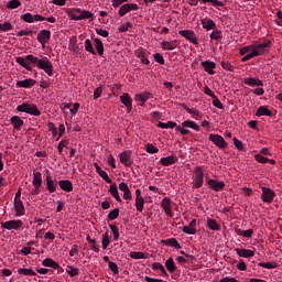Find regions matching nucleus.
I'll list each match as a JSON object with an SVG mask.
<instances>
[{
    "label": "nucleus",
    "mask_w": 282,
    "mask_h": 282,
    "mask_svg": "<svg viewBox=\"0 0 282 282\" xmlns=\"http://www.w3.org/2000/svg\"><path fill=\"white\" fill-rule=\"evenodd\" d=\"M33 186L41 187L43 184V177L41 176V172L33 173Z\"/></svg>",
    "instance_id": "nucleus-34"
},
{
    "label": "nucleus",
    "mask_w": 282,
    "mask_h": 282,
    "mask_svg": "<svg viewBox=\"0 0 282 282\" xmlns=\"http://www.w3.org/2000/svg\"><path fill=\"white\" fill-rule=\"evenodd\" d=\"M131 259H144V252L133 251L130 253Z\"/></svg>",
    "instance_id": "nucleus-55"
},
{
    "label": "nucleus",
    "mask_w": 282,
    "mask_h": 282,
    "mask_svg": "<svg viewBox=\"0 0 282 282\" xmlns=\"http://www.w3.org/2000/svg\"><path fill=\"white\" fill-rule=\"evenodd\" d=\"M176 162V159L174 155H170V156H166V158H162L160 160V163L163 165V166H171V164H175Z\"/></svg>",
    "instance_id": "nucleus-35"
},
{
    "label": "nucleus",
    "mask_w": 282,
    "mask_h": 282,
    "mask_svg": "<svg viewBox=\"0 0 282 282\" xmlns=\"http://www.w3.org/2000/svg\"><path fill=\"white\" fill-rule=\"evenodd\" d=\"M183 232H185V235H195L197 230L194 227L185 226L183 227Z\"/></svg>",
    "instance_id": "nucleus-56"
},
{
    "label": "nucleus",
    "mask_w": 282,
    "mask_h": 282,
    "mask_svg": "<svg viewBox=\"0 0 282 282\" xmlns=\"http://www.w3.org/2000/svg\"><path fill=\"white\" fill-rule=\"evenodd\" d=\"M34 85H36V80L32 78L17 82V87H22L24 89H30L31 87H34Z\"/></svg>",
    "instance_id": "nucleus-19"
},
{
    "label": "nucleus",
    "mask_w": 282,
    "mask_h": 282,
    "mask_svg": "<svg viewBox=\"0 0 282 282\" xmlns=\"http://www.w3.org/2000/svg\"><path fill=\"white\" fill-rule=\"evenodd\" d=\"M11 124H13V127H14V129H17V131H20L21 128L23 127V120L19 116H13L11 118Z\"/></svg>",
    "instance_id": "nucleus-32"
},
{
    "label": "nucleus",
    "mask_w": 282,
    "mask_h": 282,
    "mask_svg": "<svg viewBox=\"0 0 282 282\" xmlns=\"http://www.w3.org/2000/svg\"><path fill=\"white\" fill-rule=\"evenodd\" d=\"M140 10V7L135 3H126L122 4L119 9V17H124V14H128V12Z\"/></svg>",
    "instance_id": "nucleus-13"
},
{
    "label": "nucleus",
    "mask_w": 282,
    "mask_h": 282,
    "mask_svg": "<svg viewBox=\"0 0 282 282\" xmlns=\"http://www.w3.org/2000/svg\"><path fill=\"white\" fill-rule=\"evenodd\" d=\"M85 50L86 52H89V54H93L96 56V48H94V44L91 43V40L87 39L85 41Z\"/></svg>",
    "instance_id": "nucleus-39"
},
{
    "label": "nucleus",
    "mask_w": 282,
    "mask_h": 282,
    "mask_svg": "<svg viewBox=\"0 0 282 282\" xmlns=\"http://www.w3.org/2000/svg\"><path fill=\"white\" fill-rule=\"evenodd\" d=\"M108 268L111 272H113L115 274H119V270H118V264H116V262H109Z\"/></svg>",
    "instance_id": "nucleus-57"
},
{
    "label": "nucleus",
    "mask_w": 282,
    "mask_h": 282,
    "mask_svg": "<svg viewBox=\"0 0 282 282\" xmlns=\"http://www.w3.org/2000/svg\"><path fill=\"white\" fill-rule=\"evenodd\" d=\"M110 243H111V239L109 238V234L108 232L102 234V240H101L102 249L107 250Z\"/></svg>",
    "instance_id": "nucleus-40"
},
{
    "label": "nucleus",
    "mask_w": 282,
    "mask_h": 282,
    "mask_svg": "<svg viewBox=\"0 0 282 282\" xmlns=\"http://www.w3.org/2000/svg\"><path fill=\"white\" fill-rule=\"evenodd\" d=\"M254 160H256V162H259L260 164H268V158H265L261 154H256Z\"/></svg>",
    "instance_id": "nucleus-52"
},
{
    "label": "nucleus",
    "mask_w": 282,
    "mask_h": 282,
    "mask_svg": "<svg viewBox=\"0 0 282 282\" xmlns=\"http://www.w3.org/2000/svg\"><path fill=\"white\" fill-rule=\"evenodd\" d=\"M236 254L238 257H242L243 259H251V257H254V252L250 249H236Z\"/></svg>",
    "instance_id": "nucleus-24"
},
{
    "label": "nucleus",
    "mask_w": 282,
    "mask_h": 282,
    "mask_svg": "<svg viewBox=\"0 0 282 282\" xmlns=\"http://www.w3.org/2000/svg\"><path fill=\"white\" fill-rule=\"evenodd\" d=\"M87 241L88 243L91 245V250H94V252H100V247L98 245H96V239H91V237L87 236Z\"/></svg>",
    "instance_id": "nucleus-48"
},
{
    "label": "nucleus",
    "mask_w": 282,
    "mask_h": 282,
    "mask_svg": "<svg viewBox=\"0 0 282 282\" xmlns=\"http://www.w3.org/2000/svg\"><path fill=\"white\" fill-rule=\"evenodd\" d=\"M102 96V86H99L94 91V100H98Z\"/></svg>",
    "instance_id": "nucleus-58"
},
{
    "label": "nucleus",
    "mask_w": 282,
    "mask_h": 282,
    "mask_svg": "<svg viewBox=\"0 0 282 282\" xmlns=\"http://www.w3.org/2000/svg\"><path fill=\"white\" fill-rule=\"evenodd\" d=\"M135 208L138 213L144 210V197H142V191L135 189Z\"/></svg>",
    "instance_id": "nucleus-14"
},
{
    "label": "nucleus",
    "mask_w": 282,
    "mask_h": 282,
    "mask_svg": "<svg viewBox=\"0 0 282 282\" xmlns=\"http://www.w3.org/2000/svg\"><path fill=\"white\" fill-rule=\"evenodd\" d=\"M259 265L260 268H264L265 270H274V268H276V263L272 262H260Z\"/></svg>",
    "instance_id": "nucleus-51"
},
{
    "label": "nucleus",
    "mask_w": 282,
    "mask_h": 282,
    "mask_svg": "<svg viewBox=\"0 0 282 282\" xmlns=\"http://www.w3.org/2000/svg\"><path fill=\"white\" fill-rule=\"evenodd\" d=\"M178 34H181V36H183L184 39L189 41V43H193L194 45L198 44L197 36L195 35V32H193L191 30H183V31H180Z\"/></svg>",
    "instance_id": "nucleus-15"
},
{
    "label": "nucleus",
    "mask_w": 282,
    "mask_h": 282,
    "mask_svg": "<svg viewBox=\"0 0 282 282\" xmlns=\"http://www.w3.org/2000/svg\"><path fill=\"white\" fill-rule=\"evenodd\" d=\"M200 23H202L204 30H207V32L210 30H215V28H216L215 21H213V19H210V18L202 19Z\"/></svg>",
    "instance_id": "nucleus-22"
},
{
    "label": "nucleus",
    "mask_w": 282,
    "mask_h": 282,
    "mask_svg": "<svg viewBox=\"0 0 282 282\" xmlns=\"http://www.w3.org/2000/svg\"><path fill=\"white\" fill-rule=\"evenodd\" d=\"M46 188L48 193H56V184L54 183V180H52V176L50 175V170H46Z\"/></svg>",
    "instance_id": "nucleus-21"
},
{
    "label": "nucleus",
    "mask_w": 282,
    "mask_h": 282,
    "mask_svg": "<svg viewBox=\"0 0 282 282\" xmlns=\"http://www.w3.org/2000/svg\"><path fill=\"white\" fill-rule=\"evenodd\" d=\"M209 141L213 142V144H215V147H218V149H226V147H228V143L226 142L224 137H221L219 134L210 133Z\"/></svg>",
    "instance_id": "nucleus-7"
},
{
    "label": "nucleus",
    "mask_w": 282,
    "mask_h": 282,
    "mask_svg": "<svg viewBox=\"0 0 282 282\" xmlns=\"http://www.w3.org/2000/svg\"><path fill=\"white\" fill-rule=\"evenodd\" d=\"M203 3H212V6L221 8L224 6V2L219 1V0H202Z\"/></svg>",
    "instance_id": "nucleus-53"
},
{
    "label": "nucleus",
    "mask_w": 282,
    "mask_h": 282,
    "mask_svg": "<svg viewBox=\"0 0 282 282\" xmlns=\"http://www.w3.org/2000/svg\"><path fill=\"white\" fill-rule=\"evenodd\" d=\"M50 39H52V31L50 30H42L37 34V41L42 47H45V44L50 43Z\"/></svg>",
    "instance_id": "nucleus-10"
},
{
    "label": "nucleus",
    "mask_w": 282,
    "mask_h": 282,
    "mask_svg": "<svg viewBox=\"0 0 282 282\" xmlns=\"http://www.w3.org/2000/svg\"><path fill=\"white\" fill-rule=\"evenodd\" d=\"M149 98H151V93H142V94L135 95V100L138 102H141V107H144V102H147Z\"/></svg>",
    "instance_id": "nucleus-29"
},
{
    "label": "nucleus",
    "mask_w": 282,
    "mask_h": 282,
    "mask_svg": "<svg viewBox=\"0 0 282 282\" xmlns=\"http://www.w3.org/2000/svg\"><path fill=\"white\" fill-rule=\"evenodd\" d=\"M207 227L209 230L219 231L221 230V226H219V223L213 218H207Z\"/></svg>",
    "instance_id": "nucleus-27"
},
{
    "label": "nucleus",
    "mask_w": 282,
    "mask_h": 282,
    "mask_svg": "<svg viewBox=\"0 0 282 282\" xmlns=\"http://www.w3.org/2000/svg\"><path fill=\"white\" fill-rule=\"evenodd\" d=\"M183 127H186L187 129H193L194 131H199V124L195 121L186 120L183 122Z\"/></svg>",
    "instance_id": "nucleus-38"
},
{
    "label": "nucleus",
    "mask_w": 282,
    "mask_h": 282,
    "mask_svg": "<svg viewBox=\"0 0 282 282\" xmlns=\"http://www.w3.org/2000/svg\"><path fill=\"white\" fill-rule=\"evenodd\" d=\"M58 186L65 193H72V191H74V184H72V181L68 180L58 181Z\"/></svg>",
    "instance_id": "nucleus-18"
},
{
    "label": "nucleus",
    "mask_w": 282,
    "mask_h": 282,
    "mask_svg": "<svg viewBox=\"0 0 282 282\" xmlns=\"http://www.w3.org/2000/svg\"><path fill=\"white\" fill-rule=\"evenodd\" d=\"M118 217H120V209L119 208H115L113 210H111L108 214V219L110 221H113L115 219H118Z\"/></svg>",
    "instance_id": "nucleus-46"
},
{
    "label": "nucleus",
    "mask_w": 282,
    "mask_h": 282,
    "mask_svg": "<svg viewBox=\"0 0 282 282\" xmlns=\"http://www.w3.org/2000/svg\"><path fill=\"white\" fill-rule=\"evenodd\" d=\"M210 39H213L214 41H219V39H221V32L219 31H213L210 34Z\"/></svg>",
    "instance_id": "nucleus-64"
},
{
    "label": "nucleus",
    "mask_w": 282,
    "mask_h": 282,
    "mask_svg": "<svg viewBox=\"0 0 282 282\" xmlns=\"http://www.w3.org/2000/svg\"><path fill=\"white\" fill-rule=\"evenodd\" d=\"M42 265H44V268H53V270H58L61 268V265L51 258L44 259Z\"/></svg>",
    "instance_id": "nucleus-25"
},
{
    "label": "nucleus",
    "mask_w": 282,
    "mask_h": 282,
    "mask_svg": "<svg viewBox=\"0 0 282 282\" xmlns=\"http://www.w3.org/2000/svg\"><path fill=\"white\" fill-rule=\"evenodd\" d=\"M120 100L122 105H124V107H127V109L131 111L133 107V100L131 99V96H129L128 93H124L123 95L120 96Z\"/></svg>",
    "instance_id": "nucleus-20"
},
{
    "label": "nucleus",
    "mask_w": 282,
    "mask_h": 282,
    "mask_svg": "<svg viewBox=\"0 0 282 282\" xmlns=\"http://www.w3.org/2000/svg\"><path fill=\"white\" fill-rule=\"evenodd\" d=\"M28 57L23 58V57H17L15 62L21 65V67H24V69H28V72H32V66L30 65V63H28Z\"/></svg>",
    "instance_id": "nucleus-31"
},
{
    "label": "nucleus",
    "mask_w": 282,
    "mask_h": 282,
    "mask_svg": "<svg viewBox=\"0 0 282 282\" xmlns=\"http://www.w3.org/2000/svg\"><path fill=\"white\" fill-rule=\"evenodd\" d=\"M18 274H24V276H36V272L32 269H18Z\"/></svg>",
    "instance_id": "nucleus-43"
},
{
    "label": "nucleus",
    "mask_w": 282,
    "mask_h": 282,
    "mask_svg": "<svg viewBox=\"0 0 282 282\" xmlns=\"http://www.w3.org/2000/svg\"><path fill=\"white\" fill-rule=\"evenodd\" d=\"M163 246H171L172 248H177V239L175 238H167L162 240Z\"/></svg>",
    "instance_id": "nucleus-44"
},
{
    "label": "nucleus",
    "mask_w": 282,
    "mask_h": 282,
    "mask_svg": "<svg viewBox=\"0 0 282 282\" xmlns=\"http://www.w3.org/2000/svg\"><path fill=\"white\" fill-rule=\"evenodd\" d=\"M1 228H4V230H21L23 228V220L13 219L1 223Z\"/></svg>",
    "instance_id": "nucleus-6"
},
{
    "label": "nucleus",
    "mask_w": 282,
    "mask_h": 282,
    "mask_svg": "<svg viewBox=\"0 0 282 282\" xmlns=\"http://www.w3.org/2000/svg\"><path fill=\"white\" fill-rule=\"evenodd\" d=\"M145 151L147 153H150L151 155H153L154 153H158L160 151V149H158L155 145L148 143L145 145Z\"/></svg>",
    "instance_id": "nucleus-50"
},
{
    "label": "nucleus",
    "mask_w": 282,
    "mask_h": 282,
    "mask_svg": "<svg viewBox=\"0 0 282 282\" xmlns=\"http://www.w3.org/2000/svg\"><path fill=\"white\" fill-rule=\"evenodd\" d=\"M17 111H20L22 113H29L30 116L39 117L41 116V110H39V107L34 104H28L23 102L17 107Z\"/></svg>",
    "instance_id": "nucleus-4"
},
{
    "label": "nucleus",
    "mask_w": 282,
    "mask_h": 282,
    "mask_svg": "<svg viewBox=\"0 0 282 282\" xmlns=\"http://www.w3.org/2000/svg\"><path fill=\"white\" fill-rule=\"evenodd\" d=\"M119 160L121 164L124 166H132L133 165V159H131V151L126 150L119 154Z\"/></svg>",
    "instance_id": "nucleus-11"
},
{
    "label": "nucleus",
    "mask_w": 282,
    "mask_h": 282,
    "mask_svg": "<svg viewBox=\"0 0 282 282\" xmlns=\"http://www.w3.org/2000/svg\"><path fill=\"white\" fill-rule=\"evenodd\" d=\"M162 208L163 210H165L166 215H169V217H173V212L171 210V200H169V198H164L162 200Z\"/></svg>",
    "instance_id": "nucleus-33"
},
{
    "label": "nucleus",
    "mask_w": 282,
    "mask_h": 282,
    "mask_svg": "<svg viewBox=\"0 0 282 282\" xmlns=\"http://www.w3.org/2000/svg\"><path fill=\"white\" fill-rule=\"evenodd\" d=\"M20 19L25 23H34V21H45V17H42L41 14L32 15V13H24L20 17Z\"/></svg>",
    "instance_id": "nucleus-12"
},
{
    "label": "nucleus",
    "mask_w": 282,
    "mask_h": 282,
    "mask_svg": "<svg viewBox=\"0 0 282 282\" xmlns=\"http://www.w3.org/2000/svg\"><path fill=\"white\" fill-rule=\"evenodd\" d=\"M165 268L169 270V272H175V262L173 261V258L165 261Z\"/></svg>",
    "instance_id": "nucleus-49"
},
{
    "label": "nucleus",
    "mask_w": 282,
    "mask_h": 282,
    "mask_svg": "<svg viewBox=\"0 0 282 282\" xmlns=\"http://www.w3.org/2000/svg\"><path fill=\"white\" fill-rule=\"evenodd\" d=\"M15 217H23L25 215V206L22 200H14Z\"/></svg>",
    "instance_id": "nucleus-23"
},
{
    "label": "nucleus",
    "mask_w": 282,
    "mask_h": 282,
    "mask_svg": "<svg viewBox=\"0 0 282 282\" xmlns=\"http://www.w3.org/2000/svg\"><path fill=\"white\" fill-rule=\"evenodd\" d=\"M135 54L143 65H150L151 62L147 58V52L144 50L139 48L137 50Z\"/></svg>",
    "instance_id": "nucleus-26"
},
{
    "label": "nucleus",
    "mask_w": 282,
    "mask_h": 282,
    "mask_svg": "<svg viewBox=\"0 0 282 282\" xmlns=\"http://www.w3.org/2000/svg\"><path fill=\"white\" fill-rule=\"evenodd\" d=\"M213 105L216 109H224V104L217 97H214Z\"/></svg>",
    "instance_id": "nucleus-62"
},
{
    "label": "nucleus",
    "mask_w": 282,
    "mask_h": 282,
    "mask_svg": "<svg viewBox=\"0 0 282 282\" xmlns=\"http://www.w3.org/2000/svg\"><path fill=\"white\" fill-rule=\"evenodd\" d=\"M193 188H202L204 186V170L202 166L194 167V174L192 176Z\"/></svg>",
    "instance_id": "nucleus-5"
},
{
    "label": "nucleus",
    "mask_w": 282,
    "mask_h": 282,
    "mask_svg": "<svg viewBox=\"0 0 282 282\" xmlns=\"http://www.w3.org/2000/svg\"><path fill=\"white\" fill-rule=\"evenodd\" d=\"M202 67H204L205 72L207 74H210L213 76L215 74V69L217 68V64L215 62L205 61L200 63Z\"/></svg>",
    "instance_id": "nucleus-16"
},
{
    "label": "nucleus",
    "mask_w": 282,
    "mask_h": 282,
    "mask_svg": "<svg viewBox=\"0 0 282 282\" xmlns=\"http://www.w3.org/2000/svg\"><path fill=\"white\" fill-rule=\"evenodd\" d=\"M99 175L105 180V182H107V184H111L113 181H111V178L109 177V174H107L105 172V170H102L101 172H99Z\"/></svg>",
    "instance_id": "nucleus-60"
},
{
    "label": "nucleus",
    "mask_w": 282,
    "mask_h": 282,
    "mask_svg": "<svg viewBox=\"0 0 282 282\" xmlns=\"http://www.w3.org/2000/svg\"><path fill=\"white\" fill-rule=\"evenodd\" d=\"M109 193L115 197L116 202H122V198H120V194L118 193V185L116 183L110 185Z\"/></svg>",
    "instance_id": "nucleus-28"
},
{
    "label": "nucleus",
    "mask_w": 282,
    "mask_h": 282,
    "mask_svg": "<svg viewBox=\"0 0 282 282\" xmlns=\"http://www.w3.org/2000/svg\"><path fill=\"white\" fill-rule=\"evenodd\" d=\"M109 228L113 235V241H118L120 239V229L116 225H109Z\"/></svg>",
    "instance_id": "nucleus-42"
},
{
    "label": "nucleus",
    "mask_w": 282,
    "mask_h": 282,
    "mask_svg": "<svg viewBox=\"0 0 282 282\" xmlns=\"http://www.w3.org/2000/svg\"><path fill=\"white\" fill-rule=\"evenodd\" d=\"M66 273L69 274V276H78L80 274V269L74 268L73 265H67L66 267Z\"/></svg>",
    "instance_id": "nucleus-37"
},
{
    "label": "nucleus",
    "mask_w": 282,
    "mask_h": 282,
    "mask_svg": "<svg viewBox=\"0 0 282 282\" xmlns=\"http://www.w3.org/2000/svg\"><path fill=\"white\" fill-rule=\"evenodd\" d=\"M275 196L276 194L274 193V191L270 189V187H262V202H265L267 204H272V202H274Z\"/></svg>",
    "instance_id": "nucleus-8"
},
{
    "label": "nucleus",
    "mask_w": 282,
    "mask_h": 282,
    "mask_svg": "<svg viewBox=\"0 0 282 282\" xmlns=\"http://www.w3.org/2000/svg\"><path fill=\"white\" fill-rule=\"evenodd\" d=\"M236 234L238 235V237H246V238L250 239V237H252V235H254V230H252V229H248V230L237 229Z\"/></svg>",
    "instance_id": "nucleus-36"
},
{
    "label": "nucleus",
    "mask_w": 282,
    "mask_h": 282,
    "mask_svg": "<svg viewBox=\"0 0 282 282\" xmlns=\"http://www.w3.org/2000/svg\"><path fill=\"white\" fill-rule=\"evenodd\" d=\"M95 48L96 54H99V56H102L105 54V44L100 39H95Z\"/></svg>",
    "instance_id": "nucleus-30"
},
{
    "label": "nucleus",
    "mask_w": 282,
    "mask_h": 282,
    "mask_svg": "<svg viewBox=\"0 0 282 282\" xmlns=\"http://www.w3.org/2000/svg\"><path fill=\"white\" fill-rule=\"evenodd\" d=\"M129 28H133V24L131 22H127L126 24L120 25L119 32L121 33L128 32Z\"/></svg>",
    "instance_id": "nucleus-54"
},
{
    "label": "nucleus",
    "mask_w": 282,
    "mask_h": 282,
    "mask_svg": "<svg viewBox=\"0 0 282 282\" xmlns=\"http://www.w3.org/2000/svg\"><path fill=\"white\" fill-rule=\"evenodd\" d=\"M154 61L159 63V65H164V56L160 53L154 54Z\"/></svg>",
    "instance_id": "nucleus-61"
},
{
    "label": "nucleus",
    "mask_w": 282,
    "mask_h": 282,
    "mask_svg": "<svg viewBox=\"0 0 282 282\" xmlns=\"http://www.w3.org/2000/svg\"><path fill=\"white\" fill-rule=\"evenodd\" d=\"M161 47L163 50H175V47H177V41L162 42Z\"/></svg>",
    "instance_id": "nucleus-41"
},
{
    "label": "nucleus",
    "mask_w": 282,
    "mask_h": 282,
    "mask_svg": "<svg viewBox=\"0 0 282 282\" xmlns=\"http://www.w3.org/2000/svg\"><path fill=\"white\" fill-rule=\"evenodd\" d=\"M19 7H21V1L19 0H11L7 3L8 10H17Z\"/></svg>",
    "instance_id": "nucleus-45"
},
{
    "label": "nucleus",
    "mask_w": 282,
    "mask_h": 282,
    "mask_svg": "<svg viewBox=\"0 0 282 282\" xmlns=\"http://www.w3.org/2000/svg\"><path fill=\"white\" fill-rule=\"evenodd\" d=\"M257 116H272V111H270V109L261 106L260 108H258L257 110Z\"/></svg>",
    "instance_id": "nucleus-47"
},
{
    "label": "nucleus",
    "mask_w": 282,
    "mask_h": 282,
    "mask_svg": "<svg viewBox=\"0 0 282 282\" xmlns=\"http://www.w3.org/2000/svg\"><path fill=\"white\" fill-rule=\"evenodd\" d=\"M26 61L36 65L39 69H43L47 76H52L54 74V64H52V61L47 57H42L40 59L39 57H34V55H26Z\"/></svg>",
    "instance_id": "nucleus-2"
},
{
    "label": "nucleus",
    "mask_w": 282,
    "mask_h": 282,
    "mask_svg": "<svg viewBox=\"0 0 282 282\" xmlns=\"http://www.w3.org/2000/svg\"><path fill=\"white\" fill-rule=\"evenodd\" d=\"M97 34H99V36H102L104 39H107L109 36V31L105 30V29H96Z\"/></svg>",
    "instance_id": "nucleus-63"
},
{
    "label": "nucleus",
    "mask_w": 282,
    "mask_h": 282,
    "mask_svg": "<svg viewBox=\"0 0 282 282\" xmlns=\"http://www.w3.org/2000/svg\"><path fill=\"white\" fill-rule=\"evenodd\" d=\"M245 85L249 87H263V82L257 77H247L243 79Z\"/></svg>",
    "instance_id": "nucleus-17"
},
{
    "label": "nucleus",
    "mask_w": 282,
    "mask_h": 282,
    "mask_svg": "<svg viewBox=\"0 0 282 282\" xmlns=\"http://www.w3.org/2000/svg\"><path fill=\"white\" fill-rule=\"evenodd\" d=\"M270 52V43H261L258 45H249L240 48V56L242 63L254 58V56H262V54H268Z\"/></svg>",
    "instance_id": "nucleus-1"
},
{
    "label": "nucleus",
    "mask_w": 282,
    "mask_h": 282,
    "mask_svg": "<svg viewBox=\"0 0 282 282\" xmlns=\"http://www.w3.org/2000/svg\"><path fill=\"white\" fill-rule=\"evenodd\" d=\"M68 142L65 140H62L58 145H57V150L59 155H63V149H65V147H67Z\"/></svg>",
    "instance_id": "nucleus-59"
},
{
    "label": "nucleus",
    "mask_w": 282,
    "mask_h": 282,
    "mask_svg": "<svg viewBox=\"0 0 282 282\" xmlns=\"http://www.w3.org/2000/svg\"><path fill=\"white\" fill-rule=\"evenodd\" d=\"M68 17L72 19V21H83L85 19H89V21H94L96 17L90 11L84 10V9H72Z\"/></svg>",
    "instance_id": "nucleus-3"
},
{
    "label": "nucleus",
    "mask_w": 282,
    "mask_h": 282,
    "mask_svg": "<svg viewBox=\"0 0 282 282\" xmlns=\"http://www.w3.org/2000/svg\"><path fill=\"white\" fill-rule=\"evenodd\" d=\"M207 186L212 189L215 191L216 193H219V191H224L226 183L224 181H218L214 178H209L207 181Z\"/></svg>",
    "instance_id": "nucleus-9"
}]
</instances>
